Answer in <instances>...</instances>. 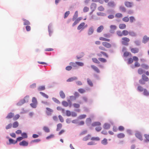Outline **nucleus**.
I'll return each instance as SVG.
<instances>
[{
    "label": "nucleus",
    "instance_id": "1",
    "mask_svg": "<svg viewBox=\"0 0 149 149\" xmlns=\"http://www.w3.org/2000/svg\"><path fill=\"white\" fill-rule=\"evenodd\" d=\"M121 39V42L122 45L126 46H127L129 45V42L130 41L129 38L125 37L122 38Z\"/></svg>",
    "mask_w": 149,
    "mask_h": 149
},
{
    "label": "nucleus",
    "instance_id": "2",
    "mask_svg": "<svg viewBox=\"0 0 149 149\" xmlns=\"http://www.w3.org/2000/svg\"><path fill=\"white\" fill-rule=\"evenodd\" d=\"M48 30L49 35L50 36H51L53 32V25L52 23H50L48 25Z\"/></svg>",
    "mask_w": 149,
    "mask_h": 149
},
{
    "label": "nucleus",
    "instance_id": "3",
    "mask_svg": "<svg viewBox=\"0 0 149 149\" xmlns=\"http://www.w3.org/2000/svg\"><path fill=\"white\" fill-rule=\"evenodd\" d=\"M46 110L45 111V113L48 116H51L52 113L54 112L53 110L50 108L46 107Z\"/></svg>",
    "mask_w": 149,
    "mask_h": 149
},
{
    "label": "nucleus",
    "instance_id": "4",
    "mask_svg": "<svg viewBox=\"0 0 149 149\" xmlns=\"http://www.w3.org/2000/svg\"><path fill=\"white\" fill-rule=\"evenodd\" d=\"M124 4L126 7L127 8H131L133 6V2L126 1H125Z\"/></svg>",
    "mask_w": 149,
    "mask_h": 149
},
{
    "label": "nucleus",
    "instance_id": "5",
    "mask_svg": "<svg viewBox=\"0 0 149 149\" xmlns=\"http://www.w3.org/2000/svg\"><path fill=\"white\" fill-rule=\"evenodd\" d=\"M149 41V37H148L146 35L144 36L143 38L142 42L146 44Z\"/></svg>",
    "mask_w": 149,
    "mask_h": 149
},
{
    "label": "nucleus",
    "instance_id": "6",
    "mask_svg": "<svg viewBox=\"0 0 149 149\" xmlns=\"http://www.w3.org/2000/svg\"><path fill=\"white\" fill-rule=\"evenodd\" d=\"M135 135L136 137L141 141H142L143 140L142 135L138 131L136 132V133H135Z\"/></svg>",
    "mask_w": 149,
    "mask_h": 149
},
{
    "label": "nucleus",
    "instance_id": "7",
    "mask_svg": "<svg viewBox=\"0 0 149 149\" xmlns=\"http://www.w3.org/2000/svg\"><path fill=\"white\" fill-rule=\"evenodd\" d=\"M94 29H93V27L91 26L88 29V35L90 36L92 35L94 32Z\"/></svg>",
    "mask_w": 149,
    "mask_h": 149
},
{
    "label": "nucleus",
    "instance_id": "8",
    "mask_svg": "<svg viewBox=\"0 0 149 149\" xmlns=\"http://www.w3.org/2000/svg\"><path fill=\"white\" fill-rule=\"evenodd\" d=\"M19 145L20 146H26L28 145V143L25 140H23L19 143Z\"/></svg>",
    "mask_w": 149,
    "mask_h": 149
},
{
    "label": "nucleus",
    "instance_id": "9",
    "mask_svg": "<svg viewBox=\"0 0 149 149\" xmlns=\"http://www.w3.org/2000/svg\"><path fill=\"white\" fill-rule=\"evenodd\" d=\"M92 123V120L90 118H86V123L87 126H89L91 125Z\"/></svg>",
    "mask_w": 149,
    "mask_h": 149
},
{
    "label": "nucleus",
    "instance_id": "10",
    "mask_svg": "<svg viewBox=\"0 0 149 149\" xmlns=\"http://www.w3.org/2000/svg\"><path fill=\"white\" fill-rule=\"evenodd\" d=\"M131 51L133 53H136L139 52V49L137 47L131 48L130 49Z\"/></svg>",
    "mask_w": 149,
    "mask_h": 149
},
{
    "label": "nucleus",
    "instance_id": "11",
    "mask_svg": "<svg viewBox=\"0 0 149 149\" xmlns=\"http://www.w3.org/2000/svg\"><path fill=\"white\" fill-rule=\"evenodd\" d=\"M77 79L78 78L77 77L74 76L69 78L66 80V81L68 82H72L74 80H77Z\"/></svg>",
    "mask_w": 149,
    "mask_h": 149
},
{
    "label": "nucleus",
    "instance_id": "12",
    "mask_svg": "<svg viewBox=\"0 0 149 149\" xmlns=\"http://www.w3.org/2000/svg\"><path fill=\"white\" fill-rule=\"evenodd\" d=\"M85 25V23L84 22H82L78 26L77 29L78 30H80L81 29H84V27Z\"/></svg>",
    "mask_w": 149,
    "mask_h": 149
},
{
    "label": "nucleus",
    "instance_id": "13",
    "mask_svg": "<svg viewBox=\"0 0 149 149\" xmlns=\"http://www.w3.org/2000/svg\"><path fill=\"white\" fill-rule=\"evenodd\" d=\"M102 44L104 46L107 48H110L111 46V44L107 42H103Z\"/></svg>",
    "mask_w": 149,
    "mask_h": 149
},
{
    "label": "nucleus",
    "instance_id": "14",
    "mask_svg": "<svg viewBox=\"0 0 149 149\" xmlns=\"http://www.w3.org/2000/svg\"><path fill=\"white\" fill-rule=\"evenodd\" d=\"M14 116V113L10 112L8 114V115L6 117V118L7 119L11 118Z\"/></svg>",
    "mask_w": 149,
    "mask_h": 149
},
{
    "label": "nucleus",
    "instance_id": "15",
    "mask_svg": "<svg viewBox=\"0 0 149 149\" xmlns=\"http://www.w3.org/2000/svg\"><path fill=\"white\" fill-rule=\"evenodd\" d=\"M131 56L132 54L130 52H127V51H125L124 52L123 55V57H127L128 56Z\"/></svg>",
    "mask_w": 149,
    "mask_h": 149
},
{
    "label": "nucleus",
    "instance_id": "16",
    "mask_svg": "<svg viewBox=\"0 0 149 149\" xmlns=\"http://www.w3.org/2000/svg\"><path fill=\"white\" fill-rule=\"evenodd\" d=\"M107 5L109 6L112 8L114 7L116 5V4H115L114 1H113L108 2Z\"/></svg>",
    "mask_w": 149,
    "mask_h": 149
},
{
    "label": "nucleus",
    "instance_id": "17",
    "mask_svg": "<svg viewBox=\"0 0 149 149\" xmlns=\"http://www.w3.org/2000/svg\"><path fill=\"white\" fill-rule=\"evenodd\" d=\"M119 10L122 12L125 13L126 12V8L123 6H121L119 7Z\"/></svg>",
    "mask_w": 149,
    "mask_h": 149
},
{
    "label": "nucleus",
    "instance_id": "18",
    "mask_svg": "<svg viewBox=\"0 0 149 149\" xmlns=\"http://www.w3.org/2000/svg\"><path fill=\"white\" fill-rule=\"evenodd\" d=\"M91 68L93 69L97 73H100V71L98 68L96 66L94 65H91Z\"/></svg>",
    "mask_w": 149,
    "mask_h": 149
},
{
    "label": "nucleus",
    "instance_id": "19",
    "mask_svg": "<svg viewBox=\"0 0 149 149\" xmlns=\"http://www.w3.org/2000/svg\"><path fill=\"white\" fill-rule=\"evenodd\" d=\"M22 20L24 21L23 24L24 25H29L30 24V22L27 20H26L25 19L23 18L22 19Z\"/></svg>",
    "mask_w": 149,
    "mask_h": 149
},
{
    "label": "nucleus",
    "instance_id": "20",
    "mask_svg": "<svg viewBox=\"0 0 149 149\" xmlns=\"http://www.w3.org/2000/svg\"><path fill=\"white\" fill-rule=\"evenodd\" d=\"M103 29V26L102 25H101L97 28V32L98 33H100L102 31Z\"/></svg>",
    "mask_w": 149,
    "mask_h": 149
},
{
    "label": "nucleus",
    "instance_id": "21",
    "mask_svg": "<svg viewBox=\"0 0 149 149\" xmlns=\"http://www.w3.org/2000/svg\"><path fill=\"white\" fill-rule=\"evenodd\" d=\"M96 4L95 3H92L91 4L90 8L91 10H95L96 9Z\"/></svg>",
    "mask_w": 149,
    "mask_h": 149
},
{
    "label": "nucleus",
    "instance_id": "22",
    "mask_svg": "<svg viewBox=\"0 0 149 149\" xmlns=\"http://www.w3.org/2000/svg\"><path fill=\"white\" fill-rule=\"evenodd\" d=\"M101 125V123L99 122H94L92 123L91 124L92 126L94 127L97 126H100Z\"/></svg>",
    "mask_w": 149,
    "mask_h": 149
},
{
    "label": "nucleus",
    "instance_id": "23",
    "mask_svg": "<svg viewBox=\"0 0 149 149\" xmlns=\"http://www.w3.org/2000/svg\"><path fill=\"white\" fill-rule=\"evenodd\" d=\"M78 11H76L75 12L74 14L72 20L73 21L75 20L78 17Z\"/></svg>",
    "mask_w": 149,
    "mask_h": 149
},
{
    "label": "nucleus",
    "instance_id": "24",
    "mask_svg": "<svg viewBox=\"0 0 149 149\" xmlns=\"http://www.w3.org/2000/svg\"><path fill=\"white\" fill-rule=\"evenodd\" d=\"M59 94L61 98L64 99L65 98V95L63 91H61L59 92Z\"/></svg>",
    "mask_w": 149,
    "mask_h": 149
},
{
    "label": "nucleus",
    "instance_id": "25",
    "mask_svg": "<svg viewBox=\"0 0 149 149\" xmlns=\"http://www.w3.org/2000/svg\"><path fill=\"white\" fill-rule=\"evenodd\" d=\"M110 127V125L109 124L107 123H105L103 126L104 128L106 130L109 129Z\"/></svg>",
    "mask_w": 149,
    "mask_h": 149
},
{
    "label": "nucleus",
    "instance_id": "26",
    "mask_svg": "<svg viewBox=\"0 0 149 149\" xmlns=\"http://www.w3.org/2000/svg\"><path fill=\"white\" fill-rule=\"evenodd\" d=\"M25 103V102L23 100V99L20 100L17 103L16 105L18 106H21Z\"/></svg>",
    "mask_w": 149,
    "mask_h": 149
},
{
    "label": "nucleus",
    "instance_id": "27",
    "mask_svg": "<svg viewBox=\"0 0 149 149\" xmlns=\"http://www.w3.org/2000/svg\"><path fill=\"white\" fill-rule=\"evenodd\" d=\"M129 35L132 37H136L137 36L136 33L133 31H129Z\"/></svg>",
    "mask_w": 149,
    "mask_h": 149
},
{
    "label": "nucleus",
    "instance_id": "28",
    "mask_svg": "<svg viewBox=\"0 0 149 149\" xmlns=\"http://www.w3.org/2000/svg\"><path fill=\"white\" fill-rule=\"evenodd\" d=\"M62 127V125L61 123H59L57 125V128L56 129V131H59L61 128Z\"/></svg>",
    "mask_w": 149,
    "mask_h": 149
},
{
    "label": "nucleus",
    "instance_id": "29",
    "mask_svg": "<svg viewBox=\"0 0 149 149\" xmlns=\"http://www.w3.org/2000/svg\"><path fill=\"white\" fill-rule=\"evenodd\" d=\"M145 81L147 82L149 81V78L145 74H143L142 75V78Z\"/></svg>",
    "mask_w": 149,
    "mask_h": 149
},
{
    "label": "nucleus",
    "instance_id": "30",
    "mask_svg": "<svg viewBox=\"0 0 149 149\" xmlns=\"http://www.w3.org/2000/svg\"><path fill=\"white\" fill-rule=\"evenodd\" d=\"M19 125V123L17 121H15L13 124V128H16Z\"/></svg>",
    "mask_w": 149,
    "mask_h": 149
},
{
    "label": "nucleus",
    "instance_id": "31",
    "mask_svg": "<svg viewBox=\"0 0 149 149\" xmlns=\"http://www.w3.org/2000/svg\"><path fill=\"white\" fill-rule=\"evenodd\" d=\"M101 143L104 145H106L108 144L107 140L106 138H104L101 141Z\"/></svg>",
    "mask_w": 149,
    "mask_h": 149
},
{
    "label": "nucleus",
    "instance_id": "32",
    "mask_svg": "<svg viewBox=\"0 0 149 149\" xmlns=\"http://www.w3.org/2000/svg\"><path fill=\"white\" fill-rule=\"evenodd\" d=\"M9 144H15L17 143V141L12 139H9Z\"/></svg>",
    "mask_w": 149,
    "mask_h": 149
},
{
    "label": "nucleus",
    "instance_id": "33",
    "mask_svg": "<svg viewBox=\"0 0 149 149\" xmlns=\"http://www.w3.org/2000/svg\"><path fill=\"white\" fill-rule=\"evenodd\" d=\"M143 91V94L144 95L146 96H148L149 95V92L145 88Z\"/></svg>",
    "mask_w": 149,
    "mask_h": 149
},
{
    "label": "nucleus",
    "instance_id": "34",
    "mask_svg": "<svg viewBox=\"0 0 149 149\" xmlns=\"http://www.w3.org/2000/svg\"><path fill=\"white\" fill-rule=\"evenodd\" d=\"M119 28L121 29H124L126 27V25L124 24H121L119 25Z\"/></svg>",
    "mask_w": 149,
    "mask_h": 149
},
{
    "label": "nucleus",
    "instance_id": "35",
    "mask_svg": "<svg viewBox=\"0 0 149 149\" xmlns=\"http://www.w3.org/2000/svg\"><path fill=\"white\" fill-rule=\"evenodd\" d=\"M146 81H145L143 79L141 78V79L139 80V83L141 85H145L146 84Z\"/></svg>",
    "mask_w": 149,
    "mask_h": 149
},
{
    "label": "nucleus",
    "instance_id": "36",
    "mask_svg": "<svg viewBox=\"0 0 149 149\" xmlns=\"http://www.w3.org/2000/svg\"><path fill=\"white\" fill-rule=\"evenodd\" d=\"M91 136L90 134H88L86 136L84 137L83 139V140L85 141H86L88 140L91 137Z\"/></svg>",
    "mask_w": 149,
    "mask_h": 149
},
{
    "label": "nucleus",
    "instance_id": "37",
    "mask_svg": "<svg viewBox=\"0 0 149 149\" xmlns=\"http://www.w3.org/2000/svg\"><path fill=\"white\" fill-rule=\"evenodd\" d=\"M138 72L139 74H141L143 73H145V71L142 70V69L140 68L138 69Z\"/></svg>",
    "mask_w": 149,
    "mask_h": 149
},
{
    "label": "nucleus",
    "instance_id": "38",
    "mask_svg": "<svg viewBox=\"0 0 149 149\" xmlns=\"http://www.w3.org/2000/svg\"><path fill=\"white\" fill-rule=\"evenodd\" d=\"M117 136L118 138L121 139L124 138L125 137V135L123 133H120L118 134Z\"/></svg>",
    "mask_w": 149,
    "mask_h": 149
},
{
    "label": "nucleus",
    "instance_id": "39",
    "mask_svg": "<svg viewBox=\"0 0 149 149\" xmlns=\"http://www.w3.org/2000/svg\"><path fill=\"white\" fill-rule=\"evenodd\" d=\"M29 95H26L24 97V99H23V100L24 101L25 103L28 102L29 100Z\"/></svg>",
    "mask_w": 149,
    "mask_h": 149
},
{
    "label": "nucleus",
    "instance_id": "40",
    "mask_svg": "<svg viewBox=\"0 0 149 149\" xmlns=\"http://www.w3.org/2000/svg\"><path fill=\"white\" fill-rule=\"evenodd\" d=\"M92 60L95 63L98 64L100 63L99 61L96 58H92Z\"/></svg>",
    "mask_w": 149,
    "mask_h": 149
},
{
    "label": "nucleus",
    "instance_id": "41",
    "mask_svg": "<svg viewBox=\"0 0 149 149\" xmlns=\"http://www.w3.org/2000/svg\"><path fill=\"white\" fill-rule=\"evenodd\" d=\"M87 81L88 84L91 86H93V84L92 82V81L91 80L89 79L88 78L87 79Z\"/></svg>",
    "mask_w": 149,
    "mask_h": 149
},
{
    "label": "nucleus",
    "instance_id": "42",
    "mask_svg": "<svg viewBox=\"0 0 149 149\" xmlns=\"http://www.w3.org/2000/svg\"><path fill=\"white\" fill-rule=\"evenodd\" d=\"M129 31L126 30H124L122 31L123 36H126L129 34Z\"/></svg>",
    "mask_w": 149,
    "mask_h": 149
},
{
    "label": "nucleus",
    "instance_id": "43",
    "mask_svg": "<svg viewBox=\"0 0 149 149\" xmlns=\"http://www.w3.org/2000/svg\"><path fill=\"white\" fill-rule=\"evenodd\" d=\"M43 130L44 131L48 133L50 132L49 129L47 127H44L43 128Z\"/></svg>",
    "mask_w": 149,
    "mask_h": 149
},
{
    "label": "nucleus",
    "instance_id": "44",
    "mask_svg": "<svg viewBox=\"0 0 149 149\" xmlns=\"http://www.w3.org/2000/svg\"><path fill=\"white\" fill-rule=\"evenodd\" d=\"M21 135L23 138L26 139L28 137L27 134L26 132H23L22 134Z\"/></svg>",
    "mask_w": 149,
    "mask_h": 149
},
{
    "label": "nucleus",
    "instance_id": "45",
    "mask_svg": "<svg viewBox=\"0 0 149 149\" xmlns=\"http://www.w3.org/2000/svg\"><path fill=\"white\" fill-rule=\"evenodd\" d=\"M40 93L44 97H45L46 98H48V96L46 94H45V93H44L42 92H40Z\"/></svg>",
    "mask_w": 149,
    "mask_h": 149
},
{
    "label": "nucleus",
    "instance_id": "46",
    "mask_svg": "<svg viewBox=\"0 0 149 149\" xmlns=\"http://www.w3.org/2000/svg\"><path fill=\"white\" fill-rule=\"evenodd\" d=\"M97 14L98 16H105L106 15V14L102 12H97Z\"/></svg>",
    "mask_w": 149,
    "mask_h": 149
},
{
    "label": "nucleus",
    "instance_id": "47",
    "mask_svg": "<svg viewBox=\"0 0 149 149\" xmlns=\"http://www.w3.org/2000/svg\"><path fill=\"white\" fill-rule=\"evenodd\" d=\"M45 87L44 86H40L38 88V91H42L44 90L45 89Z\"/></svg>",
    "mask_w": 149,
    "mask_h": 149
},
{
    "label": "nucleus",
    "instance_id": "48",
    "mask_svg": "<svg viewBox=\"0 0 149 149\" xmlns=\"http://www.w3.org/2000/svg\"><path fill=\"white\" fill-rule=\"evenodd\" d=\"M84 55V53L82 52L80 54H79V56H76V57L78 59H79L82 57Z\"/></svg>",
    "mask_w": 149,
    "mask_h": 149
},
{
    "label": "nucleus",
    "instance_id": "49",
    "mask_svg": "<svg viewBox=\"0 0 149 149\" xmlns=\"http://www.w3.org/2000/svg\"><path fill=\"white\" fill-rule=\"evenodd\" d=\"M62 105L65 107H67L68 106V103L66 101H63L62 102Z\"/></svg>",
    "mask_w": 149,
    "mask_h": 149
},
{
    "label": "nucleus",
    "instance_id": "50",
    "mask_svg": "<svg viewBox=\"0 0 149 149\" xmlns=\"http://www.w3.org/2000/svg\"><path fill=\"white\" fill-rule=\"evenodd\" d=\"M134 43L136 45L139 46L141 44V42L139 40H136L134 41Z\"/></svg>",
    "mask_w": 149,
    "mask_h": 149
},
{
    "label": "nucleus",
    "instance_id": "51",
    "mask_svg": "<svg viewBox=\"0 0 149 149\" xmlns=\"http://www.w3.org/2000/svg\"><path fill=\"white\" fill-rule=\"evenodd\" d=\"M86 116L85 114H82L80 115L78 118V119H81L85 118Z\"/></svg>",
    "mask_w": 149,
    "mask_h": 149
},
{
    "label": "nucleus",
    "instance_id": "52",
    "mask_svg": "<svg viewBox=\"0 0 149 149\" xmlns=\"http://www.w3.org/2000/svg\"><path fill=\"white\" fill-rule=\"evenodd\" d=\"M130 22V23H132L134 21L136 20V19L134 16H130L129 17Z\"/></svg>",
    "mask_w": 149,
    "mask_h": 149
},
{
    "label": "nucleus",
    "instance_id": "53",
    "mask_svg": "<svg viewBox=\"0 0 149 149\" xmlns=\"http://www.w3.org/2000/svg\"><path fill=\"white\" fill-rule=\"evenodd\" d=\"M116 33L117 35L119 37H122L123 36L122 32H121L120 31H117Z\"/></svg>",
    "mask_w": 149,
    "mask_h": 149
},
{
    "label": "nucleus",
    "instance_id": "54",
    "mask_svg": "<svg viewBox=\"0 0 149 149\" xmlns=\"http://www.w3.org/2000/svg\"><path fill=\"white\" fill-rule=\"evenodd\" d=\"M98 59L100 61L103 63H105L107 61L106 59L103 58H99Z\"/></svg>",
    "mask_w": 149,
    "mask_h": 149
},
{
    "label": "nucleus",
    "instance_id": "55",
    "mask_svg": "<svg viewBox=\"0 0 149 149\" xmlns=\"http://www.w3.org/2000/svg\"><path fill=\"white\" fill-rule=\"evenodd\" d=\"M70 14V11H67L65 12L64 13V19H65L67 18V17Z\"/></svg>",
    "mask_w": 149,
    "mask_h": 149
},
{
    "label": "nucleus",
    "instance_id": "56",
    "mask_svg": "<svg viewBox=\"0 0 149 149\" xmlns=\"http://www.w3.org/2000/svg\"><path fill=\"white\" fill-rule=\"evenodd\" d=\"M144 89L141 86H139L137 87V90L140 92H142L144 91Z\"/></svg>",
    "mask_w": 149,
    "mask_h": 149
},
{
    "label": "nucleus",
    "instance_id": "57",
    "mask_svg": "<svg viewBox=\"0 0 149 149\" xmlns=\"http://www.w3.org/2000/svg\"><path fill=\"white\" fill-rule=\"evenodd\" d=\"M133 59L131 58H130L128 59V61L127 63L128 64H131L133 62Z\"/></svg>",
    "mask_w": 149,
    "mask_h": 149
},
{
    "label": "nucleus",
    "instance_id": "58",
    "mask_svg": "<svg viewBox=\"0 0 149 149\" xmlns=\"http://www.w3.org/2000/svg\"><path fill=\"white\" fill-rule=\"evenodd\" d=\"M37 104L32 103L30 104V105L33 108H36L37 107Z\"/></svg>",
    "mask_w": 149,
    "mask_h": 149
},
{
    "label": "nucleus",
    "instance_id": "59",
    "mask_svg": "<svg viewBox=\"0 0 149 149\" xmlns=\"http://www.w3.org/2000/svg\"><path fill=\"white\" fill-rule=\"evenodd\" d=\"M32 102L33 103H35L38 104V102L37 99L35 97H32Z\"/></svg>",
    "mask_w": 149,
    "mask_h": 149
},
{
    "label": "nucleus",
    "instance_id": "60",
    "mask_svg": "<svg viewBox=\"0 0 149 149\" xmlns=\"http://www.w3.org/2000/svg\"><path fill=\"white\" fill-rule=\"evenodd\" d=\"M141 66L143 68H145L146 69H148L149 68V66L145 64H143L141 65Z\"/></svg>",
    "mask_w": 149,
    "mask_h": 149
},
{
    "label": "nucleus",
    "instance_id": "61",
    "mask_svg": "<svg viewBox=\"0 0 149 149\" xmlns=\"http://www.w3.org/2000/svg\"><path fill=\"white\" fill-rule=\"evenodd\" d=\"M20 117V115L18 114H17L14 116L13 118V120H16L18 119Z\"/></svg>",
    "mask_w": 149,
    "mask_h": 149
},
{
    "label": "nucleus",
    "instance_id": "62",
    "mask_svg": "<svg viewBox=\"0 0 149 149\" xmlns=\"http://www.w3.org/2000/svg\"><path fill=\"white\" fill-rule=\"evenodd\" d=\"M73 105L74 108H78L80 107V104L77 103H74Z\"/></svg>",
    "mask_w": 149,
    "mask_h": 149
},
{
    "label": "nucleus",
    "instance_id": "63",
    "mask_svg": "<svg viewBox=\"0 0 149 149\" xmlns=\"http://www.w3.org/2000/svg\"><path fill=\"white\" fill-rule=\"evenodd\" d=\"M76 64L77 65L80 66H82L84 65V63L81 62H75Z\"/></svg>",
    "mask_w": 149,
    "mask_h": 149
},
{
    "label": "nucleus",
    "instance_id": "64",
    "mask_svg": "<svg viewBox=\"0 0 149 149\" xmlns=\"http://www.w3.org/2000/svg\"><path fill=\"white\" fill-rule=\"evenodd\" d=\"M144 136L146 139V140H145V141H149V135L145 134H144Z\"/></svg>",
    "mask_w": 149,
    "mask_h": 149
}]
</instances>
